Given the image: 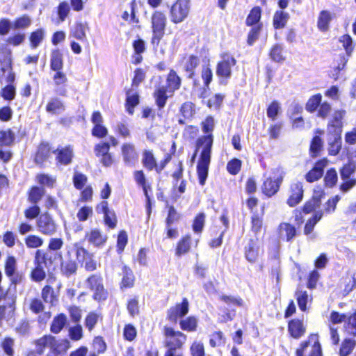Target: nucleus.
I'll use <instances>...</instances> for the list:
<instances>
[{
    "label": "nucleus",
    "instance_id": "nucleus-1",
    "mask_svg": "<svg viewBox=\"0 0 356 356\" xmlns=\"http://www.w3.org/2000/svg\"><path fill=\"white\" fill-rule=\"evenodd\" d=\"M213 140L209 136H201L196 140L195 149L192 159H195L200 149L202 150L197 163L198 183L201 186L205 185L209 175V168L211 159Z\"/></svg>",
    "mask_w": 356,
    "mask_h": 356
},
{
    "label": "nucleus",
    "instance_id": "nucleus-2",
    "mask_svg": "<svg viewBox=\"0 0 356 356\" xmlns=\"http://www.w3.org/2000/svg\"><path fill=\"white\" fill-rule=\"evenodd\" d=\"M177 88L178 75L175 71L172 70L167 78V86L158 88L154 92L156 104L160 109L163 108L166 104L168 97L167 93L171 95Z\"/></svg>",
    "mask_w": 356,
    "mask_h": 356
},
{
    "label": "nucleus",
    "instance_id": "nucleus-3",
    "mask_svg": "<svg viewBox=\"0 0 356 356\" xmlns=\"http://www.w3.org/2000/svg\"><path fill=\"white\" fill-rule=\"evenodd\" d=\"M220 58L222 60L216 65V74L219 78V83L226 85L227 80L232 75V67L236 64V60L227 52L221 54Z\"/></svg>",
    "mask_w": 356,
    "mask_h": 356
},
{
    "label": "nucleus",
    "instance_id": "nucleus-4",
    "mask_svg": "<svg viewBox=\"0 0 356 356\" xmlns=\"http://www.w3.org/2000/svg\"><path fill=\"white\" fill-rule=\"evenodd\" d=\"M272 172L274 175V179L268 178L261 186L262 193L268 197H271L279 191L286 174L281 166L273 169Z\"/></svg>",
    "mask_w": 356,
    "mask_h": 356
},
{
    "label": "nucleus",
    "instance_id": "nucleus-5",
    "mask_svg": "<svg viewBox=\"0 0 356 356\" xmlns=\"http://www.w3.org/2000/svg\"><path fill=\"white\" fill-rule=\"evenodd\" d=\"M329 320L333 325L343 323L344 331L356 336V313H330Z\"/></svg>",
    "mask_w": 356,
    "mask_h": 356
},
{
    "label": "nucleus",
    "instance_id": "nucleus-6",
    "mask_svg": "<svg viewBox=\"0 0 356 356\" xmlns=\"http://www.w3.org/2000/svg\"><path fill=\"white\" fill-rule=\"evenodd\" d=\"M151 23L153 33L152 43L158 45L164 35L166 17L161 12L155 11L152 15Z\"/></svg>",
    "mask_w": 356,
    "mask_h": 356
},
{
    "label": "nucleus",
    "instance_id": "nucleus-7",
    "mask_svg": "<svg viewBox=\"0 0 356 356\" xmlns=\"http://www.w3.org/2000/svg\"><path fill=\"white\" fill-rule=\"evenodd\" d=\"M87 286L94 291L93 298L96 300H105L107 297V293L104 290L103 280L100 275H92L86 280Z\"/></svg>",
    "mask_w": 356,
    "mask_h": 356
},
{
    "label": "nucleus",
    "instance_id": "nucleus-8",
    "mask_svg": "<svg viewBox=\"0 0 356 356\" xmlns=\"http://www.w3.org/2000/svg\"><path fill=\"white\" fill-rule=\"evenodd\" d=\"M37 228L42 234L51 236L56 233L57 225L50 214L46 212L40 215L38 218Z\"/></svg>",
    "mask_w": 356,
    "mask_h": 356
},
{
    "label": "nucleus",
    "instance_id": "nucleus-9",
    "mask_svg": "<svg viewBox=\"0 0 356 356\" xmlns=\"http://www.w3.org/2000/svg\"><path fill=\"white\" fill-rule=\"evenodd\" d=\"M60 259V273L63 275L70 277L76 274L78 264L73 258L72 253L67 251L64 257H62L61 252L58 254Z\"/></svg>",
    "mask_w": 356,
    "mask_h": 356
},
{
    "label": "nucleus",
    "instance_id": "nucleus-10",
    "mask_svg": "<svg viewBox=\"0 0 356 356\" xmlns=\"http://www.w3.org/2000/svg\"><path fill=\"white\" fill-rule=\"evenodd\" d=\"M76 257L87 271H93L97 269V261L94 259L93 254L83 247L76 246Z\"/></svg>",
    "mask_w": 356,
    "mask_h": 356
},
{
    "label": "nucleus",
    "instance_id": "nucleus-11",
    "mask_svg": "<svg viewBox=\"0 0 356 356\" xmlns=\"http://www.w3.org/2000/svg\"><path fill=\"white\" fill-rule=\"evenodd\" d=\"M328 164V159L323 158L317 160L312 168L305 175V179L308 183H313L319 180L323 175L325 168Z\"/></svg>",
    "mask_w": 356,
    "mask_h": 356
},
{
    "label": "nucleus",
    "instance_id": "nucleus-12",
    "mask_svg": "<svg viewBox=\"0 0 356 356\" xmlns=\"http://www.w3.org/2000/svg\"><path fill=\"white\" fill-rule=\"evenodd\" d=\"M95 210L97 213L104 215V221L110 229H114L117 225V217L113 210L110 209L107 201H102L97 205Z\"/></svg>",
    "mask_w": 356,
    "mask_h": 356
},
{
    "label": "nucleus",
    "instance_id": "nucleus-13",
    "mask_svg": "<svg viewBox=\"0 0 356 356\" xmlns=\"http://www.w3.org/2000/svg\"><path fill=\"white\" fill-rule=\"evenodd\" d=\"M165 346L167 348L165 356H177V349L178 348V334L174 329L165 327Z\"/></svg>",
    "mask_w": 356,
    "mask_h": 356
},
{
    "label": "nucleus",
    "instance_id": "nucleus-14",
    "mask_svg": "<svg viewBox=\"0 0 356 356\" xmlns=\"http://www.w3.org/2000/svg\"><path fill=\"white\" fill-rule=\"evenodd\" d=\"M171 159L170 155H167L163 161L161 163V165L159 168L154 156L152 151L145 150L143 153L142 163L145 168L149 170L156 169L157 172L162 170L166 163H168Z\"/></svg>",
    "mask_w": 356,
    "mask_h": 356
},
{
    "label": "nucleus",
    "instance_id": "nucleus-15",
    "mask_svg": "<svg viewBox=\"0 0 356 356\" xmlns=\"http://www.w3.org/2000/svg\"><path fill=\"white\" fill-rule=\"evenodd\" d=\"M291 194L286 201V204L290 207H294L298 205L303 199L304 189L301 181H297L291 185Z\"/></svg>",
    "mask_w": 356,
    "mask_h": 356
},
{
    "label": "nucleus",
    "instance_id": "nucleus-16",
    "mask_svg": "<svg viewBox=\"0 0 356 356\" xmlns=\"http://www.w3.org/2000/svg\"><path fill=\"white\" fill-rule=\"evenodd\" d=\"M84 239L94 247L100 248L106 243L107 236L104 235L100 229L95 228L86 232Z\"/></svg>",
    "mask_w": 356,
    "mask_h": 356
},
{
    "label": "nucleus",
    "instance_id": "nucleus-17",
    "mask_svg": "<svg viewBox=\"0 0 356 356\" xmlns=\"http://www.w3.org/2000/svg\"><path fill=\"white\" fill-rule=\"evenodd\" d=\"M259 241L257 238H250L244 248L245 259L250 263H254L259 256Z\"/></svg>",
    "mask_w": 356,
    "mask_h": 356
},
{
    "label": "nucleus",
    "instance_id": "nucleus-18",
    "mask_svg": "<svg viewBox=\"0 0 356 356\" xmlns=\"http://www.w3.org/2000/svg\"><path fill=\"white\" fill-rule=\"evenodd\" d=\"M324 131L319 129H317L315 131V134L313 136L309 145V154L312 158H316L320 156L323 149V140L322 136Z\"/></svg>",
    "mask_w": 356,
    "mask_h": 356
},
{
    "label": "nucleus",
    "instance_id": "nucleus-19",
    "mask_svg": "<svg viewBox=\"0 0 356 356\" xmlns=\"http://www.w3.org/2000/svg\"><path fill=\"white\" fill-rule=\"evenodd\" d=\"M122 155L126 165L132 166L138 161V153L131 143H124L122 146Z\"/></svg>",
    "mask_w": 356,
    "mask_h": 356
},
{
    "label": "nucleus",
    "instance_id": "nucleus-20",
    "mask_svg": "<svg viewBox=\"0 0 356 356\" xmlns=\"http://www.w3.org/2000/svg\"><path fill=\"white\" fill-rule=\"evenodd\" d=\"M296 353V356H304L305 353H309V356H322L321 345L318 341H315L313 345L307 341L302 343Z\"/></svg>",
    "mask_w": 356,
    "mask_h": 356
},
{
    "label": "nucleus",
    "instance_id": "nucleus-21",
    "mask_svg": "<svg viewBox=\"0 0 356 356\" xmlns=\"http://www.w3.org/2000/svg\"><path fill=\"white\" fill-rule=\"evenodd\" d=\"M12 70V53L10 49L4 48L0 50V77L6 72Z\"/></svg>",
    "mask_w": 356,
    "mask_h": 356
},
{
    "label": "nucleus",
    "instance_id": "nucleus-22",
    "mask_svg": "<svg viewBox=\"0 0 356 356\" xmlns=\"http://www.w3.org/2000/svg\"><path fill=\"white\" fill-rule=\"evenodd\" d=\"M53 153L56 155L58 162L64 165L70 164L73 157V151L70 146L57 148Z\"/></svg>",
    "mask_w": 356,
    "mask_h": 356
},
{
    "label": "nucleus",
    "instance_id": "nucleus-23",
    "mask_svg": "<svg viewBox=\"0 0 356 356\" xmlns=\"http://www.w3.org/2000/svg\"><path fill=\"white\" fill-rule=\"evenodd\" d=\"M140 97L137 92L134 91V88H131L126 92V102L125 107L127 113L129 115H133L134 113V108L140 102Z\"/></svg>",
    "mask_w": 356,
    "mask_h": 356
},
{
    "label": "nucleus",
    "instance_id": "nucleus-24",
    "mask_svg": "<svg viewBox=\"0 0 356 356\" xmlns=\"http://www.w3.org/2000/svg\"><path fill=\"white\" fill-rule=\"evenodd\" d=\"M122 275L120 288L124 289L132 287L134 284L135 277L132 270L127 265H123L122 267Z\"/></svg>",
    "mask_w": 356,
    "mask_h": 356
},
{
    "label": "nucleus",
    "instance_id": "nucleus-25",
    "mask_svg": "<svg viewBox=\"0 0 356 356\" xmlns=\"http://www.w3.org/2000/svg\"><path fill=\"white\" fill-rule=\"evenodd\" d=\"M290 15L284 10H276L273 17V26L275 29L279 30L284 29L289 19Z\"/></svg>",
    "mask_w": 356,
    "mask_h": 356
},
{
    "label": "nucleus",
    "instance_id": "nucleus-26",
    "mask_svg": "<svg viewBox=\"0 0 356 356\" xmlns=\"http://www.w3.org/2000/svg\"><path fill=\"white\" fill-rule=\"evenodd\" d=\"M54 337L51 335H45L35 341V351L41 355L44 353L46 348H49L50 350H52L53 343H54Z\"/></svg>",
    "mask_w": 356,
    "mask_h": 356
},
{
    "label": "nucleus",
    "instance_id": "nucleus-27",
    "mask_svg": "<svg viewBox=\"0 0 356 356\" xmlns=\"http://www.w3.org/2000/svg\"><path fill=\"white\" fill-rule=\"evenodd\" d=\"M289 331L294 338H300L305 332L302 320L293 319L289 322Z\"/></svg>",
    "mask_w": 356,
    "mask_h": 356
},
{
    "label": "nucleus",
    "instance_id": "nucleus-28",
    "mask_svg": "<svg viewBox=\"0 0 356 356\" xmlns=\"http://www.w3.org/2000/svg\"><path fill=\"white\" fill-rule=\"evenodd\" d=\"M262 9L259 6H254L250 11L245 19L246 26L263 24L261 22Z\"/></svg>",
    "mask_w": 356,
    "mask_h": 356
},
{
    "label": "nucleus",
    "instance_id": "nucleus-29",
    "mask_svg": "<svg viewBox=\"0 0 356 356\" xmlns=\"http://www.w3.org/2000/svg\"><path fill=\"white\" fill-rule=\"evenodd\" d=\"M50 151L51 148L48 143H41L35 153V162L38 164L43 163L49 158Z\"/></svg>",
    "mask_w": 356,
    "mask_h": 356
},
{
    "label": "nucleus",
    "instance_id": "nucleus-30",
    "mask_svg": "<svg viewBox=\"0 0 356 356\" xmlns=\"http://www.w3.org/2000/svg\"><path fill=\"white\" fill-rule=\"evenodd\" d=\"M206 222V213L204 211H200L195 215L192 223V230L197 235H200L205 227Z\"/></svg>",
    "mask_w": 356,
    "mask_h": 356
},
{
    "label": "nucleus",
    "instance_id": "nucleus-31",
    "mask_svg": "<svg viewBox=\"0 0 356 356\" xmlns=\"http://www.w3.org/2000/svg\"><path fill=\"white\" fill-rule=\"evenodd\" d=\"M42 298L44 302L49 304L51 307L55 306L58 302V298L56 295L54 289L48 285L45 286L42 289Z\"/></svg>",
    "mask_w": 356,
    "mask_h": 356
},
{
    "label": "nucleus",
    "instance_id": "nucleus-32",
    "mask_svg": "<svg viewBox=\"0 0 356 356\" xmlns=\"http://www.w3.org/2000/svg\"><path fill=\"white\" fill-rule=\"evenodd\" d=\"M65 109L63 102L58 97L52 98L46 106L47 112L51 114H59Z\"/></svg>",
    "mask_w": 356,
    "mask_h": 356
},
{
    "label": "nucleus",
    "instance_id": "nucleus-33",
    "mask_svg": "<svg viewBox=\"0 0 356 356\" xmlns=\"http://www.w3.org/2000/svg\"><path fill=\"white\" fill-rule=\"evenodd\" d=\"M200 63L198 57L195 55H190L184 65V70L187 73L188 79H193L195 76V70Z\"/></svg>",
    "mask_w": 356,
    "mask_h": 356
},
{
    "label": "nucleus",
    "instance_id": "nucleus-34",
    "mask_svg": "<svg viewBox=\"0 0 356 356\" xmlns=\"http://www.w3.org/2000/svg\"><path fill=\"white\" fill-rule=\"evenodd\" d=\"M281 113V104L277 100L272 101L267 106L266 115L272 121H275Z\"/></svg>",
    "mask_w": 356,
    "mask_h": 356
},
{
    "label": "nucleus",
    "instance_id": "nucleus-35",
    "mask_svg": "<svg viewBox=\"0 0 356 356\" xmlns=\"http://www.w3.org/2000/svg\"><path fill=\"white\" fill-rule=\"evenodd\" d=\"M283 46L281 44L276 43L270 48L268 56L275 63H282L285 60V56H283Z\"/></svg>",
    "mask_w": 356,
    "mask_h": 356
},
{
    "label": "nucleus",
    "instance_id": "nucleus-36",
    "mask_svg": "<svg viewBox=\"0 0 356 356\" xmlns=\"http://www.w3.org/2000/svg\"><path fill=\"white\" fill-rule=\"evenodd\" d=\"M63 54L59 49L52 51L50 60V67L54 71H59L63 69Z\"/></svg>",
    "mask_w": 356,
    "mask_h": 356
},
{
    "label": "nucleus",
    "instance_id": "nucleus-37",
    "mask_svg": "<svg viewBox=\"0 0 356 356\" xmlns=\"http://www.w3.org/2000/svg\"><path fill=\"white\" fill-rule=\"evenodd\" d=\"M328 154L332 156H337L339 154L342 147V138L327 137Z\"/></svg>",
    "mask_w": 356,
    "mask_h": 356
},
{
    "label": "nucleus",
    "instance_id": "nucleus-38",
    "mask_svg": "<svg viewBox=\"0 0 356 356\" xmlns=\"http://www.w3.org/2000/svg\"><path fill=\"white\" fill-rule=\"evenodd\" d=\"M331 20L332 16L330 11L327 10L321 11L317 22L319 30L322 31L328 30Z\"/></svg>",
    "mask_w": 356,
    "mask_h": 356
},
{
    "label": "nucleus",
    "instance_id": "nucleus-39",
    "mask_svg": "<svg viewBox=\"0 0 356 356\" xmlns=\"http://www.w3.org/2000/svg\"><path fill=\"white\" fill-rule=\"evenodd\" d=\"M324 184L327 188L334 187L338 181V174L334 168L327 170L323 178Z\"/></svg>",
    "mask_w": 356,
    "mask_h": 356
},
{
    "label": "nucleus",
    "instance_id": "nucleus-40",
    "mask_svg": "<svg viewBox=\"0 0 356 356\" xmlns=\"http://www.w3.org/2000/svg\"><path fill=\"white\" fill-rule=\"evenodd\" d=\"M220 300L229 307H245V302L243 300L238 296L222 294L220 296Z\"/></svg>",
    "mask_w": 356,
    "mask_h": 356
},
{
    "label": "nucleus",
    "instance_id": "nucleus-41",
    "mask_svg": "<svg viewBox=\"0 0 356 356\" xmlns=\"http://www.w3.org/2000/svg\"><path fill=\"white\" fill-rule=\"evenodd\" d=\"M351 56L348 55L346 53L340 54L337 58L336 59V62L337 65L334 66V74H333V76L334 79H337L339 77V74L340 72L345 68L346 64L349 60V58Z\"/></svg>",
    "mask_w": 356,
    "mask_h": 356
},
{
    "label": "nucleus",
    "instance_id": "nucleus-42",
    "mask_svg": "<svg viewBox=\"0 0 356 356\" xmlns=\"http://www.w3.org/2000/svg\"><path fill=\"white\" fill-rule=\"evenodd\" d=\"M296 297L298 307L301 312H307L308 309L309 295L306 291L297 290Z\"/></svg>",
    "mask_w": 356,
    "mask_h": 356
},
{
    "label": "nucleus",
    "instance_id": "nucleus-43",
    "mask_svg": "<svg viewBox=\"0 0 356 356\" xmlns=\"http://www.w3.org/2000/svg\"><path fill=\"white\" fill-rule=\"evenodd\" d=\"M280 227L283 229L286 232V241H291L295 237L300 234V232L295 225L289 222H282L280 225Z\"/></svg>",
    "mask_w": 356,
    "mask_h": 356
},
{
    "label": "nucleus",
    "instance_id": "nucleus-44",
    "mask_svg": "<svg viewBox=\"0 0 356 356\" xmlns=\"http://www.w3.org/2000/svg\"><path fill=\"white\" fill-rule=\"evenodd\" d=\"M356 346V341L355 339L347 338L345 339L341 345L339 349L340 356H348L354 350Z\"/></svg>",
    "mask_w": 356,
    "mask_h": 356
},
{
    "label": "nucleus",
    "instance_id": "nucleus-45",
    "mask_svg": "<svg viewBox=\"0 0 356 356\" xmlns=\"http://www.w3.org/2000/svg\"><path fill=\"white\" fill-rule=\"evenodd\" d=\"M322 101V95L320 93L312 95L305 105V109L309 113H314L318 108Z\"/></svg>",
    "mask_w": 356,
    "mask_h": 356
},
{
    "label": "nucleus",
    "instance_id": "nucleus-46",
    "mask_svg": "<svg viewBox=\"0 0 356 356\" xmlns=\"http://www.w3.org/2000/svg\"><path fill=\"white\" fill-rule=\"evenodd\" d=\"M214 118L211 115H208L202 122V131L205 134L204 136H209L213 139L212 132L214 129Z\"/></svg>",
    "mask_w": 356,
    "mask_h": 356
},
{
    "label": "nucleus",
    "instance_id": "nucleus-47",
    "mask_svg": "<svg viewBox=\"0 0 356 356\" xmlns=\"http://www.w3.org/2000/svg\"><path fill=\"white\" fill-rule=\"evenodd\" d=\"M45 31L43 29H38L31 33L29 40L33 49L37 48L44 38Z\"/></svg>",
    "mask_w": 356,
    "mask_h": 356
},
{
    "label": "nucleus",
    "instance_id": "nucleus-48",
    "mask_svg": "<svg viewBox=\"0 0 356 356\" xmlns=\"http://www.w3.org/2000/svg\"><path fill=\"white\" fill-rule=\"evenodd\" d=\"M67 322L66 316L60 313L56 316L51 325V331L54 333H58L63 328Z\"/></svg>",
    "mask_w": 356,
    "mask_h": 356
},
{
    "label": "nucleus",
    "instance_id": "nucleus-49",
    "mask_svg": "<svg viewBox=\"0 0 356 356\" xmlns=\"http://www.w3.org/2000/svg\"><path fill=\"white\" fill-rule=\"evenodd\" d=\"M339 42L342 43L346 53L348 55L351 56L355 47V44L352 37L348 33L344 34L340 38Z\"/></svg>",
    "mask_w": 356,
    "mask_h": 356
},
{
    "label": "nucleus",
    "instance_id": "nucleus-50",
    "mask_svg": "<svg viewBox=\"0 0 356 356\" xmlns=\"http://www.w3.org/2000/svg\"><path fill=\"white\" fill-rule=\"evenodd\" d=\"M251 29L248 34L247 44L252 46L259 38L260 33L263 28V24H257L256 26H250Z\"/></svg>",
    "mask_w": 356,
    "mask_h": 356
},
{
    "label": "nucleus",
    "instance_id": "nucleus-51",
    "mask_svg": "<svg viewBox=\"0 0 356 356\" xmlns=\"http://www.w3.org/2000/svg\"><path fill=\"white\" fill-rule=\"evenodd\" d=\"M356 172V165L353 163L343 165L339 169L340 177L341 179H355L353 175Z\"/></svg>",
    "mask_w": 356,
    "mask_h": 356
},
{
    "label": "nucleus",
    "instance_id": "nucleus-52",
    "mask_svg": "<svg viewBox=\"0 0 356 356\" xmlns=\"http://www.w3.org/2000/svg\"><path fill=\"white\" fill-rule=\"evenodd\" d=\"M45 190L42 187L33 186L31 188L29 195V200L33 204L37 205V203L41 200V198L44 195Z\"/></svg>",
    "mask_w": 356,
    "mask_h": 356
},
{
    "label": "nucleus",
    "instance_id": "nucleus-53",
    "mask_svg": "<svg viewBox=\"0 0 356 356\" xmlns=\"http://www.w3.org/2000/svg\"><path fill=\"white\" fill-rule=\"evenodd\" d=\"M24 243L28 248H38L44 243V240L37 235L30 234L24 238Z\"/></svg>",
    "mask_w": 356,
    "mask_h": 356
},
{
    "label": "nucleus",
    "instance_id": "nucleus-54",
    "mask_svg": "<svg viewBox=\"0 0 356 356\" xmlns=\"http://www.w3.org/2000/svg\"><path fill=\"white\" fill-rule=\"evenodd\" d=\"M70 348V342L67 339L56 340L54 338L52 351L60 355L61 353L66 352Z\"/></svg>",
    "mask_w": 356,
    "mask_h": 356
},
{
    "label": "nucleus",
    "instance_id": "nucleus-55",
    "mask_svg": "<svg viewBox=\"0 0 356 356\" xmlns=\"http://www.w3.org/2000/svg\"><path fill=\"white\" fill-rule=\"evenodd\" d=\"M201 77L203 81L204 86L208 88L213 81V71L210 68L209 65H202Z\"/></svg>",
    "mask_w": 356,
    "mask_h": 356
},
{
    "label": "nucleus",
    "instance_id": "nucleus-56",
    "mask_svg": "<svg viewBox=\"0 0 356 356\" xmlns=\"http://www.w3.org/2000/svg\"><path fill=\"white\" fill-rule=\"evenodd\" d=\"M242 161L237 158H233L227 163V170L232 175H237L241 168Z\"/></svg>",
    "mask_w": 356,
    "mask_h": 356
},
{
    "label": "nucleus",
    "instance_id": "nucleus-57",
    "mask_svg": "<svg viewBox=\"0 0 356 356\" xmlns=\"http://www.w3.org/2000/svg\"><path fill=\"white\" fill-rule=\"evenodd\" d=\"M15 140V134L11 130L0 132V147L10 146Z\"/></svg>",
    "mask_w": 356,
    "mask_h": 356
},
{
    "label": "nucleus",
    "instance_id": "nucleus-58",
    "mask_svg": "<svg viewBox=\"0 0 356 356\" xmlns=\"http://www.w3.org/2000/svg\"><path fill=\"white\" fill-rule=\"evenodd\" d=\"M199 129L197 127L189 125L186 127V128L184 129L182 134V137L185 140H187L188 142H193L196 138Z\"/></svg>",
    "mask_w": 356,
    "mask_h": 356
},
{
    "label": "nucleus",
    "instance_id": "nucleus-59",
    "mask_svg": "<svg viewBox=\"0 0 356 356\" xmlns=\"http://www.w3.org/2000/svg\"><path fill=\"white\" fill-rule=\"evenodd\" d=\"M180 327L182 330L193 332L196 330L197 320L193 316H190L186 319L181 320L179 322Z\"/></svg>",
    "mask_w": 356,
    "mask_h": 356
},
{
    "label": "nucleus",
    "instance_id": "nucleus-60",
    "mask_svg": "<svg viewBox=\"0 0 356 356\" xmlns=\"http://www.w3.org/2000/svg\"><path fill=\"white\" fill-rule=\"evenodd\" d=\"M342 128L343 124L329 122L327 124V137L341 138Z\"/></svg>",
    "mask_w": 356,
    "mask_h": 356
},
{
    "label": "nucleus",
    "instance_id": "nucleus-61",
    "mask_svg": "<svg viewBox=\"0 0 356 356\" xmlns=\"http://www.w3.org/2000/svg\"><path fill=\"white\" fill-rule=\"evenodd\" d=\"M191 247V236L186 234L179 239V256L189 252Z\"/></svg>",
    "mask_w": 356,
    "mask_h": 356
},
{
    "label": "nucleus",
    "instance_id": "nucleus-62",
    "mask_svg": "<svg viewBox=\"0 0 356 356\" xmlns=\"http://www.w3.org/2000/svg\"><path fill=\"white\" fill-rule=\"evenodd\" d=\"M179 113L185 119H189L195 114V105L192 102H185L179 108Z\"/></svg>",
    "mask_w": 356,
    "mask_h": 356
},
{
    "label": "nucleus",
    "instance_id": "nucleus-63",
    "mask_svg": "<svg viewBox=\"0 0 356 356\" xmlns=\"http://www.w3.org/2000/svg\"><path fill=\"white\" fill-rule=\"evenodd\" d=\"M88 29L86 23L78 22L76 24L73 35L75 38L79 40H83L86 38V30Z\"/></svg>",
    "mask_w": 356,
    "mask_h": 356
},
{
    "label": "nucleus",
    "instance_id": "nucleus-64",
    "mask_svg": "<svg viewBox=\"0 0 356 356\" xmlns=\"http://www.w3.org/2000/svg\"><path fill=\"white\" fill-rule=\"evenodd\" d=\"M319 278L320 273L318 270L317 269L312 270L307 277V287L311 290L316 289Z\"/></svg>",
    "mask_w": 356,
    "mask_h": 356
}]
</instances>
